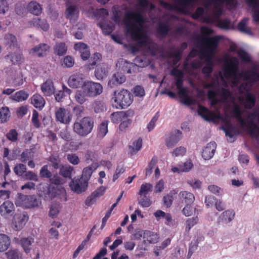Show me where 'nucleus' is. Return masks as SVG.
<instances>
[{"label":"nucleus","mask_w":259,"mask_h":259,"mask_svg":"<svg viewBox=\"0 0 259 259\" xmlns=\"http://www.w3.org/2000/svg\"><path fill=\"white\" fill-rule=\"evenodd\" d=\"M145 22L146 19L141 12H128L125 14L124 24L126 32L140 46H148V52L152 56H155L158 51V46L156 44L148 42L147 32L142 28Z\"/></svg>","instance_id":"obj_1"},{"label":"nucleus","mask_w":259,"mask_h":259,"mask_svg":"<svg viewBox=\"0 0 259 259\" xmlns=\"http://www.w3.org/2000/svg\"><path fill=\"white\" fill-rule=\"evenodd\" d=\"M200 32L202 34L201 40L205 45L202 50L201 54L205 58L207 64H213L212 59L220 40V36L208 37L207 36L213 33V31L207 26L201 27Z\"/></svg>","instance_id":"obj_2"},{"label":"nucleus","mask_w":259,"mask_h":259,"mask_svg":"<svg viewBox=\"0 0 259 259\" xmlns=\"http://www.w3.org/2000/svg\"><path fill=\"white\" fill-rule=\"evenodd\" d=\"M93 119L90 116L84 117L77 119L73 125V131L77 135L85 137L90 134L94 127Z\"/></svg>","instance_id":"obj_3"},{"label":"nucleus","mask_w":259,"mask_h":259,"mask_svg":"<svg viewBox=\"0 0 259 259\" xmlns=\"http://www.w3.org/2000/svg\"><path fill=\"white\" fill-rule=\"evenodd\" d=\"M114 102L121 109L128 107L133 102L132 93L127 90L122 89L114 92Z\"/></svg>","instance_id":"obj_4"},{"label":"nucleus","mask_w":259,"mask_h":259,"mask_svg":"<svg viewBox=\"0 0 259 259\" xmlns=\"http://www.w3.org/2000/svg\"><path fill=\"white\" fill-rule=\"evenodd\" d=\"M198 0H177L176 5L173 6L169 3L161 0L159 2L160 5L165 9L168 10H176L185 13L187 9L192 7Z\"/></svg>","instance_id":"obj_5"},{"label":"nucleus","mask_w":259,"mask_h":259,"mask_svg":"<svg viewBox=\"0 0 259 259\" xmlns=\"http://www.w3.org/2000/svg\"><path fill=\"white\" fill-rule=\"evenodd\" d=\"M16 204L26 208H31L38 207L40 204V202L34 195H25L19 194Z\"/></svg>","instance_id":"obj_6"},{"label":"nucleus","mask_w":259,"mask_h":259,"mask_svg":"<svg viewBox=\"0 0 259 259\" xmlns=\"http://www.w3.org/2000/svg\"><path fill=\"white\" fill-rule=\"evenodd\" d=\"M69 186L72 191L77 194H80L87 190L89 183L82 178L75 177L71 179Z\"/></svg>","instance_id":"obj_7"},{"label":"nucleus","mask_w":259,"mask_h":259,"mask_svg":"<svg viewBox=\"0 0 259 259\" xmlns=\"http://www.w3.org/2000/svg\"><path fill=\"white\" fill-rule=\"evenodd\" d=\"M89 97H95L102 94L103 87L100 83L92 81H85L82 85Z\"/></svg>","instance_id":"obj_8"},{"label":"nucleus","mask_w":259,"mask_h":259,"mask_svg":"<svg viewBox=\"0 0 259 259\" xmlns=\"http://www.w3.org/2000/svg\"><path fill=\"white\" fill-rule=\"evenodd\" d=\"M239 70L238 61L236 57H232L227 60L224 68L226 76H236Z\"/></svg>","instance_id":"obj_9"},{"label":"nucleus","mask_w":259,"mask_h":259,"mask_svg":"<svg viewBox=\"0 0 259 259\" xmlns=\"http://www.w3.org/2000/svg\"><path fill=\"white\" fill-rule=\"evenodd\" d=\"M55 117L57 122L65 124H69L72 118L70 111L63 107H59L56 109Z\"/></svg>","instance_id":"obj_10"},{"label":"nucleus","mask_w":259,"mask_h":259,"mask_svg":"<svg viewBox=\"0 0 259 259\" xmlns=\"http://www.w3.org/2000/svg\"><path fill=\"white\" fill-rule=\"evenodd\" d=\"M106 189L107 187L103 186L98 188L87 198L85 201V205L88 206H91L94 204L98 198L104 194Z\"/></svg>","instance_id":"obj_11"},{"label":"nucleus","mask_w":259,"mask_h":259,"mask_svg":"<svg viewBox=\"0 0 259 259\" xmlns=\"http://www.w3.org/2000/svg\"><path fill=\"white\" fill-rule=\"evenodd\" d=\"M28 216L25 213H16L14 217L13 224L16 231L21 230L28 220Z\"/></svg>","instance_id":"obj_12"},{"label":"nucleus","mask_w":259,"mask_h":259,"mask_svg":"<svg viewBox=\"0 0 259 259\" xmlns=\"http://www.w3.org/2000/svg\"><path fill=\"white\" fill-rule=\"evenodd\" d=\"M182 132L178 130L171 131L165 140L167 147L169 148L174 147L182 139Z\"/></svg>","instance_id":"obj_13"},{"label":"nucleus","mask_w":259,"mask_h":259,"mask_svg":"<svg viewBox=\"0 0 259 259\" xmlns=\"http://www.w3.org/2000/svg\"><path fill=\"white\" fill-rule=\"evenodd\" d=\"M15 211V206L12 202L6 200L0 206V214L5 218L12 216Z\"/></svg>","instance_id":"obj_14"},{"label":"nucleus","mask_w":259,"mask_h":259,"mask_svg":"<svg viewBox=\"0 0 259 259\" xmlns=\"http://www.w3.org/2000/svg\"><path fill=\"white\" fill-rule=\"evenodd\" d=\"M235 213L232 209H228L223 211L217 219L218 225H225L231 222L235 217Z\"/></svg>","instance_id":"obj_15"},{"label":"nucleus","mask_w":259,"mask_h":259,"mask_svg":"<svg viewBox=\"0 0 259 259\" xmlns=\"http://www.w3.org/2000/svg\"><path fill=\"white\" fill-rule=\"evenodd\" d=\"M120 69L123 73H132L139 71L140 67L135 63H131L125 60H122Z\"/></svg>","instance_id":"obj_16"},{"label":"nucleus","mask_w":259,"mask_h":259,"mask_svg":"<svg viewBox=\"0 0 259 259\" xmlns=\"http://www.w3.org/2000/svg\"><path fill=\"white\" fill-rule=\"evenodd\" d=\"M198 113L206 121H213L214 119L219 118V115L203 106L199 107Z\"/></svg>","instance_id":"obj_17"},{"label":"nucleus","mask_w":259,"mask_h":259,"mask_svg":"<svg viewBox=\"0 0 259 259\" xmlns=\"http://www.w3.org/2000/svg\"><path fill=\"white\" fill-rule=\"evenodd\" d=\"M4 45L7 49L18 50V42L16 37L11 33L6 34L3 40Z\"/></svg>","instance_id":"obj_18"},{"label":"nucleus","mask_w":259,"mask_h":259,"mask_svg":"<svg viewBox=\"0 0 259 259\" xmlns=\"http://www.w3.org/2000/svg\"><path fill=\"white\" fill-rule=\"evenodd\" d=\"M256 68L253 67L250 71H245L240 74L245 80H248L251 82H254L259 80V73L256 71Z\"/></svg>","instance_id":"obj_19"},{"label":"nucleus","mask_w":259,"mask_h":259,"mask_svg":"<svg viewBox=\"0 0 259 259\" xmlns=\"http://www.w3.org/2000/svg\"><path fill=\"white\" fill-rule=\"evenodd\" d=\"M85 81L79 74H73L71 75L68 80V85L72 88L76 89L79 87L82 88Z\"/></svg>","instance_id":"obj_20"},{"label":"nucleus","mask_w":259,"mask_h":259,"mask_svg":"<svg viewBox=\"0 0 259 259\" xmlns=\"http://www.w3.org/2000/svg\"><path fill=\"white\" fill-rule=\"evenodd\" d=\"M217 148L215 142H210L208 143L202 152V156L205 160L211 158L214 155Z\"/></svg>","instance_id":"obj_21"},{"label":"nucleus","mask_w":259,"mask_h":259,"mask_svg":"<svg viewBox=\"0 0 259 259\" xmlns=\"http://www.w3.org/2000/svg\"><path fill=\"white\" fill-rule=\"evenodd\" d=\"M50 47L46 44H40L31 49L32 53L39 57L46 56Z\"/></svg>","instance_id":"obj_22"},{"label":"nucleus","mask_w":259,"mask_h":259,"mask_svg":"<svg viewBox=\"0 0 259 259\" xmlns=\"http://www.w3.org/2000/svg\"><path fill=\"white\" fill-rule=\"evenodd\" d=\"M41 90L46 96H50L54 94L55 88L53 82L51 79H47L41 85Z\"/></svg>","instance_id":"obj_23"},{"label":"nucleus","mask_w":259,"mask_h":259,"mask_svg":"<svg viewBox=\"0 0 259 259\" xmlns=\"http://www.w3.org/2000/svg\"><path fill=\"white\" fill-rule=\"evenodd\" d=\"M31 103L36 108L41 110L45 106L46 102L44 98L40 95L36 94L31 97Z\"/></svg>","instance_id":"obj_24"},{"label":"nucleus","mask_w":259,"mask_h":259,"mask_svg":"<svg viewBox=\"0 0 259 259\" xmlns=\"http://www.w3.org/2000/svg\"><path fill=\"white\" fill-rule=\"evenodd\" d=\"M27 9L31 14L36 16H39L42 13L41 5L36 1H31L29 3Z\"/></svg>","instance_id":"obj_25"},{"label":"nucleus","mask_w":259,"mask_h":259,"mask_svg":"<svg viewBox=\"0 0 259 259\" xmlns=\"http://www.w3.org/2000/svg\"><path fill=\"white\" fill-rule=\"evenodd\" d=\"M256 98L255 96L251 93H247L245 95V100L243 105L245 109H251L255 105Z\"/></svg>","instance_id":"obj_26"},{"label":"nucleus","mask_w":259,"mask_h":259,"mask_svg":"<svg viewBox=\"0 0 259 259\" xmlns=\"http://www.w3.org/2000/svg\"><path fill=\"white\" fill-rule=\"evenodd\" d=\"M88 94L83 87L76 91L74 98L75 101L80 104H83L88 100Z\"/></svg>","instance_id":"obj_27"},{"label":"nucleus","mask_w":259,"mask_h":259,"mask_svg":"<svg viewBox=\"0 0 259 259\" xmlns=\"http://www.w3.org/2000/svg\"><path fill=\"white\" fill-rule=\"evenodd\" d=\"M179 196L182 202L186 204H192L195 200L193 194L186 191H181Z\"/></svg>","instance_id":"obj_28"},{"label":"nucleus","mask_w":259,"mask_h":259,"mask_svg":"<svg viewBox=\"0 0 259 259\" xmlns=\"http://www.w3.org/2000/svg\"><path fill=\"white\" fill-rule=\"evenodd\" d=\"M159 239L157 233L150 231L146 230L144 232L143 239L144 242H148L149 243H156L158 242Z\"/></svg>","instance_id":"obj_29"},{"label":"nucleus","mask_w":259,"mask_h":259,"mask_svg":"<svg viewBox=\"0 0 259 259\" xmlns=\"http://www.w3.org/2000/svg\"><path fill=\"white\" fill-rule=\"evenodd\" d=\"M97 167L96 164H93L91 166L84 167L82 170L81 175L79 177L89 183L92 174L96 170Z\"/></svg>","instance_id":"obj_30"},{"label":"nucleus","mask_w":259,"mask_h":259,"mask_svg":"<svg viewBox=\"0 0 259 259\" xmlns=\"http://www.w3.org/2000/svg\"><path fill=\"white\" fill-rule=\"evenodd\" d=\"M31 23L34 26L39 28L45 31L48 30L50 27L47 20L44 19L34 18L32 20Z\"/></svg>","instance_id":"obj_31"},{"label":"nucleus","mask_w":259,"mask_h":259,"mask_svg":"<svg viewBox=\"0 0 259 259\" xmlns=\"http://www.w3.org/2000/svg\"><path fill=\"white\" fill-rule=\"evenodd\" d=\"M11 244L10 237L4 234H0V252L7 250Z\"/></svg>","instance_id":"obj_32"},{"label":"nucleus","mask_w":259,"mask_h":259,"mask_svg":"<svg viewBox=\"0 0 259 259\" xmlns=\"http://www.w3.org/2000/svg\"><path fill=\"white\" fill-rule=\"evenodd\" d=\"M247 127L249 128L248 133L250 135L259 140V126L252 120H250L247 122Z\"/></svg>","instance_id":"obj_33"},{"label":"nucleus","mask_w":259,"mask_h":259,"mask_svg":"<svg viewBox=\"0 0 259 259\" xmlns=\"http://www.w3.org/2000/svg\"><path fill=\"white\" fill-rule=\"evenodd\" d=\"M232 112L234 114V117L240 123L242 126H247V123L242 117V112L237 105H235L233 108Z\"/></svg>","instance_id":"obj_34"},{"label":"nucleus","mask_w":259,"mask_h":259,"mask_svg":"<svg viewBox=\"0 0 259 259\" xmlns=\"http://www.w3.org/2000/svg\"><path fill=\"white\" fill-rule=\"evenodd\" d=\"M223 130L225 132L226 136L230 138H232L238 134L237 128L234 126L229 123L223 127Z\"/></svg>","instance_id":"obj_35"},{"label":"nucleus","mask_w":259,"mask_h":259,"mask_svg":"<svg viewBox=\"0 0 259 259\" xmlns=\"http://www.w3.org/2000/svg\"><path fill=\"white\" fill-rule=\"evenodd\" d=\"M104 66V65L97 66V68L95 71V75L99 80L103 79L107 75L108 70Z\"/></svg>","instance_id":"obj_36"},{"label":"nucleus","mask_w":259,"mask_h":259,"mask_svg":"<svg viewBox=\"0 0 259 259\" xmlns=\"http://www.w3.org/2000/svg\"><path fill=\"white\" fill-rule=\"evenodd\" d=\"M29 96V94L24 90H21L11 97V99L20 102L26 100Z\"/></svg>","instance_id":"obj_37"},{"label":"nucleus","mask_w":259,"mask_h":259,"mask_svg":"<svg viewBox=\"0 0 259 259\" xmlns=\"http://www.w3.org/2000/svg\"><path fill=\"white\" fill-rule=\"evenodd\" d=\"M157 33L162 37H165L170 31V28L168 24L164 23L158 24L157 29Z\"/></svg>","instance_id":"obj_38"},{"label":"nucleus","mask_w":259,"mask_h":259,"mask_svg":"<svg viewBox=\"0 0 259 259\" xmlns=\"http://www.w3.org/2000/svg\"><path fill=\"white\" fill-rule=\"evenodd\" d=\"M102 60V55L99 53H95L91 57L89 60L88 67L90 69H93L94 67L98 63H100Z\"/></svg>","instance_id":"obj_39"},{"label":"nucleus","mask_w":259,"mask_h":259,"mask_svg":"<svg viewBox=\"0 0 259 259\" xmlns=\"http://www.w3.org/2000/svg\"><path fill=\"white\" fill-rule=\"evenodd\" d=\"M6 58L9 60L13 64L19 63L22 59V55L18 52L10 53L6 56Z\"/></svg>","instance_id":"obj_40"},{"label":"nucleus","mask_w":259,"mask_h":259,"mask_svg":"<svg viewBox=\"0 0 259 259\" xmlns=\"http://www.w3.org/2000/svg\"><path fill=\"white\" fill-rule=\"evenodd\" d=\"M84 159L87 163L94 162L97 160L98 154L94 149H88L84 154Z\"/></svg>","instance_id":"obj_41"},{"label":"nucleus","mask_w":259,"mask_h":259,"mask_svg":"<svg viewBox=\"0 0 259 259\" xmlns=\"http://www.w3.org/2000/svg\"><path fill=\"white\" fill-rule=\"evenodd\" d=\"M11 116L10 110L7 107H3L0 109V123L7 122Z\"/></svg>","instance_id":"obj_42"},{"label":"nucleus","mask_w":259,"mask_h":259,"mask_svg":"<svg viewBox=\"0 0 259 259\" xmlns=\"http://www.w3.org/2000/svg\"><path fill=\"white\" fill-rule=\"evenodd\" d=\"M67 48L64 42H60L56 45L54 53L58 56H63L66 54Z\"/></svg>","instance_id":"obj_43"},{"label":"nucleus","mask_w":259,"mask_h":259,"mask_svg":"<svg viewBox=\"0 0 259 259\" xmlns=\"http://www.w3.org/2000/svg\"><path fill=\"white\" fill-rule=\"evenodd\" d=\"M126 80V77L124 75L117 73L114 74L112 78V79L110 80L109 83H112L113 84H121L125 82Z\"/></svg>","instance_id":"obj_44"},{"label":"nucleus","mask_w":259,"mask_h":259,"mask_svg":"<svg viewBox=\"0 0 259 259\" xmlns=\"http://www.w3.org/2000/svg\"><path fill=\"white\" fill-rule=\"evenodd\" d=\"M178 191L176 190H173L170 191L169 194L166 195V196H164L163 198V200L164 205L167 207H169L172 203L173 200H174V197L173 196L175 194H177Z\"/></svg>","instance_id":"obj_45"},{"label":"nucleus","mask_w":259,"mask_h":259,"mask_svg":"<svg viewBox=\"0 0 259 259\" xmlns=\"http://www.w3.org/2000/svg\"><path fill=\"white\" fill-rule=\"evenodd\" d=\"M60 209L61 206L60 204L53 203L50 208L49 217L53 219L57 218L60 212Z\"/></svg>","instance_id":"obj_46"},{"label":"nucleus","mask_w":259,"mask_h":259,"mask_svg":"<svg viewBox=\"0 0 259 259\" xmlns=\"http://www.w3.org/2000/svg\"><path fill=\"white\" fill-rule=\"evenodd\" d=\"M142 146V140L139 138L137 140L134 141L132 145L129 146V149L131 150V153L133 155L139 151Z\"/></svg>","instance_id":"obj_47"},{"label":"nucleus","mask_w":259,"mask_h":259,"mask_svg":"<svg viewBox=\"0 0 259 259\" xmlns=\"http://www.w3.org/2000/svg\"><path fill=\"white\" fill-rule=\"evenodd\" d=\"M8 259H23L22 254L17 249H11L6 253Z\"/></svg>","instance_id":"obj_48"},{"label":"nucleus","mask_w":259,"mask_h":259,"mask_svg":"<svg viewBox=\"0 0 259 259\" xmlns=\"http://www.w3.org/2000/svg\"><path fill=\"white\" fill-rule=\"evenodd\" d=\"M73 167L70 165L63 166L60 169V174L64 178H71Z\"/></svg>","instance_id":"obj_49"},{"label":"nucleus","mask_w":259,"mask_h":259,"mask_svg":"<svg viewBox=\"0 0 259 259\" xmlns=\"http://www.w3.org/2000/svg\"><path fill=\"white\" fill-rule=\"evenodd\" d=\"M152 188L153 186L150 183L143 184L141 186L139 194L141 196L145 195H147L148 192H151L152 191Z\"/></svg>","instance_id":"obj_50"},{"label":"nucleus","mask_w":259,"mask_h":259,"mask_svg":"<svg viewBox=\"0 0 259 259\" xmlns=\"http://www.w3.org/2000/svg\"><path fill=\"white\" fill-rule=\"evenodd\" d=\"M19 242L25 252L26 253L29 252L30 250V246L31 245V240L28 238H23L21 239Z\"/></svg>","instance_id":"obj_51"},{"label":"nucleus","mask_w":259,"mask_h":259,"mask_svg":"<svg viewBox=\"0 0 259 259\" xmlns=\"http://www.w3.org/2000/svg\"><path fill=\"white\" fill-rule=\"evenodd\" d=\"M7 139L12 142H16L18 140V134L16 130L11 129L6 135Z\"/></svg>","instance_id":"obj_52"},{"label":"nucleus","mask_w":259,"mask_h":259,"mask_svg":"<svg viewBox=\"0 0 259 259\" xmlns=\"http://www.w3.org/2000/svg\"><path fill=\"white\" fill-rule=\"evenodd\" d=\"M108 121L104 120L100 124L98 135L100 137H104L108 132Z\"/></svg>","instance_id":"obj_53"},{"label":"nucleus","mask_w":259,"mask_h":259,"mask_svg":"<svg viewBox=\"0 0 259 259\" xmlns=\"http://www.w3.org/2000/svg\"><path fill=\"white\" fill-rule=\"evenodd\" d=\"M40 177L42 178L50 179L52 177V172L48 169V165H45L40 169L39 171Z\"/></svg>","instance_id":"obj_54"},{"label":"nucleus","mask_w":259,"mask_h":259,"mask_svg":"<svg viewBox=\"0 0 259 259\" xmlns=\"http://www.w3.org/2000/svg\"><path fill=\"white\" fill-rule=\"evenodd\" d=\"M14 171L16 175L21 176L26 172V166L23 164H18L14 167Z\"/></svg>","instance_id":"obj_55"},{"label":"nucleus","mask_w":259,"mask_h":259,"mask_svg":"<svg viewBox=\"0 0 259 259\" xmlns=\"http://www.w3.org/2000/svg\"><path fill=\"white\" fill-rule=\"evenodd\" d=\"M111 121L114 123H118L123 120L122 112H116L112 113L110 115Z\"/></svg>","instance_id":"obj_56"},{"label":"nucleus","mask_w":259,"mask_h":259,"mask_svg":"<svg viewBox=\"0 0 259 259\" xmlns=\"http://www.w3.org/2000/svg\"><path fill=\"white\" fill-rule=\"evenodd\" d=\"M92 108L97 113L102 112L104 109V103L101 101H95L92 104Z\"/></svg>","instance_id":"obj_57"},{"label":"nucleus","mask_w":259,"mask_h":259,"mask_svg":"<svg viewBox=\"0 0 259 259\" xmlns=\"http://www.w3.org/2000/svg\"><path fill=\"white\" fill-rule=\"evenodd\" d=\"M31 121L35 128H38L40 127V122L39 120V113L35 110H33V111Z\"/></svg>","instance_id":"obj_58"},{"label":"nucleus","mask_w":259,"mask_h":259,"mask_svg":"<svg viewBox=\"0 0 259 259\" xmlns=\"http://www.w3.org/2000/svg\"><path fill=\"white\" fill-rule=\"evenodd\" d=\"M239 57L242 61L246 63H249L251 61V58L248 53L243 50H239L237 52Z\"/></svg>","instance_id":"obj_59"},{"label":"nucleus","mask_w":259,"mask_h":259,"mask_svg":"<svg viewBox=\"0 0 259 259\" xmlns=\"http://www.w3.org/2000/svg\"><path fill=\"white\" fill-rule=\"evenodd\" d=\"M138 5L142 8L143 10H146L149 6H150L151 10L155 8V6L152 3H150L148 0H137Z\"/></svg>","instance_id":"obj_60"},{"label":"nucleus","mask_w":259,"mask_h":259,"mask_svg":"<svg viewBox=\"0 0 259 259\" xmlns=\"http://www.w3.org/2000/svg\"><path fill=\"white\" fill-rule=\"evenodd\" d=\"M213 64L206 63L202 68V72L205 75L206 77H209L211 76V74L213 71Z\"/></svg>","instance_id":"obj_61"},{"label":"nucleus","mask_w":259,"mask_h":259,"mask_svg":"<svg viewBox=\"0 0 259 259\" xmlns=\"http://www.w3.org/2000/svg\"><path fill=\"white\" fill-rule=\"evenodd\" d=\"M132 120L131 119H124L122 120V122L119 125V131L124 132L126 129L129 127L132 123Z\"/></svg>","instance_id":"obj_62"},{"label":"nucleus","mask_w":259,"mask_h":259,"mask_svg":"<svg viewBox=\"0 0 259 259\" xmlns=\"http://www.w3.org/2000/svg\"><path fill=\"white\" fill-rule=\"evenodd\" d=\"M67 159L68 161L73 165H77L79 162L80 160L77 155L75 154H68L67 155Z\"/></svg>","instance_id":"obj_63"},{"label":"nucleus","mask_w":259,"mask_h":259,"mask_svg":"<svg viewBox=\"0 0 259 259\" xmlns=\"http://www.w3.org/2000/svg\"><path fill=\"white\" fill-rule=\"evenodd\" d=\"M198 218L197 217L188 219L186 222V230L189 231L193 226L198 223Z\"/></svg>","instance_id":"obj_64"}]
</instances>
